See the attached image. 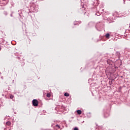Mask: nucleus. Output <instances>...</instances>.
I'll list each match as a JSON object with an SVG mask.
<instances>
[{
    "mask_svg": "<svg viewBox=\"0 0 130 130\" xmlns=\"http://www.w3.org/2000/svg\"><path fill=\"white\" fill-rule=\"evenodd\" d=\"M95 28L98 31H101L103 29V24L102 22H98L95 25Z\"/></svg>",
    "mask_w": 130,
    "mask_h": 130,
    "instance_id": "nucleus-1",
    "label": "nucleus"
},
{
    "mask_svg": "<svg viewBox=\"0 0 130 130\" xmlns=\"http://www.w3.org/2000/svg\"><path fill=\"white\" fill-rule=\"evenodd\" d=\"M79 12L80 13V14H84V15L86 14V10H85L84 8H80L79 10Z\"/></svg>",
    "mask_w": 130,
    "mask_h": 130,
    "instance_id": "nucleus-2",
    "label": "nucleus"
},
{
    "mask_svg": "<svg viewBox=\"0 0 130 130\" xmlns=\"http://www.w3.org/2000/svg\"><path fill=\"white\" fill-rule=\"evenodd\" d=\"M32 105L34 106H38V101L37 100H32Z\"/></svg>",
    "mask_w": 130,
    "mask_h": 130,
    "instance_id": "nucleus-3",
    "label": "nucleus"
},
{
    "mask_svg": "<svg viewBox=\"0 0 130 130\" xmlns=\"http://www.w3.org/2000/svg\"><path fill=\"white\" fill-rule=\"evenodd\" d=\"M105 36H106V38H107V39H109V37H110V34L107 33L106 34Z\"/></svg>",
    "mask_w": 130,
    "mask_h": 130,
    "instance_id": "nucleus-4",
    "label": "nucleus"
},
{
    "mask_svg": "<svg viewBox=\"0 0 130 130\" xmlns=\"http://www.w3.org/2000/svg\"><path fill=\"white\" fill-rule=\"evenodd\" d=\"M116 55L118 57H120V53H119V52H116Z\"/></svg>",
    "mask_w": 130,
    "mask_h": 130,
    "instance_id": "nucleus-5",
    "label": "nucleus"
},
{
    "mask_svg": "<svg viewBox=\"0 0 130 130\" xmlns=\"http://www.w3.org/2000/svg\"><path fill=\"white\" fill-rule=\"evenodd\" d=\"M12 124V123L10 121H7L6 122V125H8V126H10Z\"/></svg>",
    "mask_w": 130,
    "mask_h": 130,
    "instance_id": "nucleus-6",
    "label": "nucleus"
},
{
    "mask_svg": "<svg viewBox=\"0 0 130 130\" xmlns=\"http://www.w3.org/2000/svg\"><path fill=\"white\" fill-rule=\"evenodd\" d=\"M77 113L78 114L80 115L82 113V111H81V110H78Z\"/></svg>",
    "mask_w": 130,
    "mask_h": 130,
    "instance_id": "nucleus-7",
    "label": "nucleus"
},
{
    "mask_svg": "<svg viewBox=\"0 0 130 130\" xmlns=\"http://www.w3.org/2000/svg\"><path fill=\"white\" fill-rule=\"evenodd\" d=\"M94 23H93V22H89L88 24V26H89V27H91L92 25H93Z\"/></svg>",
    "mask_w": 130,
    "mask_h": 130,
    "instance_id": "nucleus-8",
    "label": "nucleus"
},
{
    "mask_svg": "<svg viewBox=\"0 0 130 130\" xmlns=\"http://www.w3.org/2000/svg\"><path fill=\"white\" fill-rule=\"evenodd\" d=\"M107 62L108 64H111V60L108 59Z\"/></svg>",
    "mask_w": 130,
    "mask_h": 130,
    "instance_id": "nucleus-9",
    "label": "nucleus"
},
{
    "mask_svg": "<svg viewBox=\"0 0 130 130\" xmlns=\"http://www.w3.org/2000/svg\"><path fill=\"white\" fill-rule=\"evenodd\" d=\"M74 25H79V24H81V22H75L74 23Z\"/></svg>",
    "mask_w": 130,
    "mask_h": 130,
    "instance_id": "nucleus-10",
    "label": "nucleus"
},
{
    "mask_svg": "<svg viewBox=\"0 0 130 130\" xmlns=\"http://www.w3.org/2000/svg\"><path fill=\"white\" fill-rule=\"evenodd\" d=\"M64 96H65V97H69V93L66 92V93L64 94Z\"/></svg>",
    "mask_w": 130,
    "mask_h": 130,
    "instance_id": "nucleus-11",
    "label": "nucleus"
},
{
    "mask_svg": "<svg viewBox=\"0 0 130 130\" xmlns=\"http://www.w3.org/2000/svg\"><path fill=\"white\" fill-rule=\"evenodd\" d=\"M7 0H2V3H3V2H4V5H7L8 4V3L6 1Z\"/></svg>",
    "mask_w": 130,
    "mask_h": 130,
    "instance_id": "nucleus-12",
    "label": "nucleus"
},
{
    "mask_svg": "<svg viewBox=\"0 0 130 130\" xmlns=\"http://www.w3.org/2000/svg\"><path fill=\"white\" fill-rule=\"evenodd\" d=\"M47 97H48V98H49L50 97H51V94L48 93H47V95H46Z\"/></svg>",
    "mask_w": 130,
    "mask_h": 130,
    "instance_id": "nucleus-13",
    "label": "nucleus"
},
{
    "mask_svg": "<svg viewBox=\"0 0 130 130\" xmlns=\"http://www.w3.org/2000/svg\"><path fill=\"white\" fill-rule=\"evenodd\" d=\"M10 99H13L14 98V95L11 94L10 95Z\"/></svg>",
    "mask_w": 130,
    "mask_h": 130,
    "instance_id": "nucleus-14",
    "label": "nucleus"
},
{
    "mask_svg": "<svg viewBox=\"0 0 130 130\" xmlns=\"http://www.w3.org/2000/svg\"><path fill=\"white\" fill-rule=\"evenodd\" d=\"M56 127H58V128H60V126H59V125H58V124H56Z\"/></svg>",
    "mask_w": 130,
    "mask_h": 130,
    "instance_id": "nucleus-15",
    "label": "nucleus"
},
{
    "mask_svg": "<svg viewBox=\"0 0 130 130\" xmlns=\"http://www.w3.org/2000/svg\"><path fill=\"white\" fill-rule=\"evenodd\" d=\"M96 16H100V13H99V12H98L95 14Z\"/></svg>",
    "mask_w": 130,
    "mask_h": 130,
    "instance_id": "nucleus-16",
    "label": "nucleus"
},
{
    "mask_svg": "<svg viewBox=\"0 0 130 130\" xmlns=\"http://www.w3.org/2000/svg\"><path fill=\"white\" fill-rule=\"evenodd\" d=\"M121 90V87L120 86L119 89H118V91H119V92H120Z\"/></svg>",
    "mask_w": 130,
    "mask_h": 130,
    "instance_id": "nucleus-17",
    "label": "nucleus"
},
{
    "mask_svg": "<svg viewBox=\"0 0 130 130\" xmlns=\"http://www.w3.org/2000/svg\"><path fill=\"white\" fill-rule=\"evenodd\" d=\"M108 20H110V21H112V17H109Z\"/></svg>",
    "mask_w": 130,
    "mask_h": 130,
    "instance_id": "nucleus-18",
    "label": "nucleus"
},
{
    "mask_svg": "<svg viewBox=\"0 0 130 130\" xmlns=\"http://www.w3.org/2000/svg\"><path fill=\"white\" fill-rule=\"evenodd\" d=\"M74 130H79V128H78L77 127H75Z\"/></svg>",
    "mask_w": 130,
    "mask_h": 130,
    "instance_id": "nucleus-19",
    "label": "nucleus"
},
{
    "mask_svg": "<svg viewBox=\"0 0 130 130\" xmlns=\"http://www.w3.org/2000/svg\"><path fill=\"white\" fill-rule=\"evenodd\" d=\"M4 15H5V16H7V15H8V13L7 12L5 11Z\"/></svg>",
    "mask_w": 130,
    "mask_h": 130,
    "instance_id": "nucleus-20",
    "label": "nucleus"
},
{
    "mask_svg": "<svg viewBox=\"0 0 130 130\" xmlns=\"http://www.w3.org/2000/svg\"><path fill=\"white\" fill-rule=\"evenodd\" d=\"M15 55H16V56H18V55L19 54L18 53H14Z\"/></svg>",
    "mask_w": 130,
    "mask_h": 130,
    "instance_id": "nucleus-21",
    "label": "nucleus"
},
{
    "mask_svg": "<svg viewBox=\"0 0 130 130\" xmlns=\"http://www.w3.org/2000/svg\"><path fill=\"white\" fill-rule=\"evenodd\" d=\"M11 17H13V13L10 15Z\"/></svg>",
    "mask_w": 130,
    "mask_h": 130,
    "instance_id": "nucleus-22",
    "label": "nucleus"
},
{
    "mask_svg": "<svg viewBox=\"0 0 130 130\" xmlns=\"http://www.w3.org/2000/svg\"><path fill=\"white\" fill-rule=\"evenodd\" d=\"M109 84L110 85H111V82H109Z\"/></svg>",
    "mask_w": 130,
    "mask_h": 130,
    "instance_id": "nucleus-23",
    "label": "nucleus"
},
{
    "mask_svg": "<svg viewBox=\"0 0 130 130\" xmlns=\"http://www.w3.org/2000/svg\"><path fill=\"white\" fill-rule=\"evenodd\" d=\"M123 1H124V4H125V1L124 0H123Z\"/></svg>",
    "mask_w": 130,
    "mask_h": 130,
    "instance_id": "nucleus-24",
    "label": "nucleus"
},
{
    "mask_svg": "<svg viewBox=\"0 0 130 130\" xmlns=\"http://www.w3.org/2000/svg\"><path fill=\"white\" fill-rule=\"evenodd\" d=\"M4 130H7V128H4Z\"/></svg>",
    "mask_w": 130,
    "mask_h": 130,
    "instance_id": "nucleus-25",
    "label": "nucleus"
},
{
    "mask_svg": "<svg viewBox=\"0 0 130 130\" xmlns=\"http://www.w3.org/2000/svg\"><path fill=\"white\" fill-rule=\"evenodd\" d=\"M1 49H2V48L0 47V50H1Z\"/></svg>",
    "mask_w": 130,
    "mask_h": 130,
    "instance_id": "nucleus-26",
    "label": "nucleus"
},
{
    "mask_svg": "<svg viewBox=\"0 0 130 130\" xmlns=\"http://www.w3.org/2000/svg\"><path fill=\"white\" fill-rule=\"evenodd\" d=\"M124 36H125V33H124Z\"/></svg>",
    "mask_w": 130,
    "mask_h": 130,
    "instance_id": "nucleus-27",
    "label": "nucleus"
},
{
    "mask_svg": "<svg viewBox=\"0 0 130 130\" xmlns=\"http://www.w3.org/2000/svg\"><path fill=\"white\" fill-rule=\"evenodd\" d=\"M115 13H116V14H117V12H116Z\"/></svg>",
    "mask_w": 130,
    "mask_h": 130,
    "instance_id": "nucleus-28",
    "label": "nucleus"
},
{
    "mask_svg": "<svg viewBox=\"0 0 130 130\" xmlns=\"http://www.w3.org/2000/svg\"><path fill=\"white\" fill-rule=\"evenodd\" d=\"M125 33H126V31H125Z\"/></svg>",
    "mask_w": 130,
    "mask_h": 130,
    "instance_id": "nucleus-29",
    "label": "nucleus"
},
{
    "mask_svg": "<svg viewBox=\"0 0 130 130\" xmlns=\"http://www.w3.org/2000/svg\"><path fill=\"white\" fill-rule=\"evenodd\" d=\"M127 1H130V0H127Z\"/></svg>",
    "mask_w": 130,
    "mask_h": 130,
    "instance_id": "nucleus-30",
    "label": "nucleus"
}]
</instances>
